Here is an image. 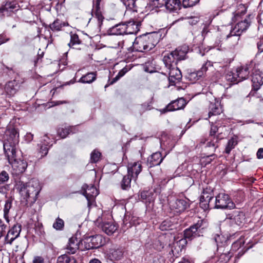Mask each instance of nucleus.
Masks as SVG:
<instances>
[{
    "label": "nucleus",
    "mask_w": 263,
    "mask_h": 263,
    "mask_svg": "<svg viewBox=\"0 0 263 263\" xmlns=\"http://www.w3.org/2000/svg\"><path fill=\"white\" fill-rule=\"evenodd\" d=\"M189 202L187 198L173 199L169 202L170 208L174 213H181L189 207Z\"/></svg>",
    "instance_id": "nucleus-8"
},
{
    "label": "nucleus",
    "mask_w": 263,
    "mask_h": 263,
    "mask_svg": "<svg viewBox=\"0 0 263 263\" xmlns=\"http://www.w3.org/2000/svg\"><path fill=\"white\" fill-rule=\"evenodd\" d=\"M154 34H149L148 35H143L136 37L133 43L134 48L138 51H148L155 47L158 43L157 39H155Z\"/></svg>",
    "instance_id": "nucleus-4"
},
{
    "label": "nucleus",
    "mask_w": 263,
    "mask_h": 263,
    "mask_svg": "<svg viewBox=\"0 0 263 263\" xmlns=\"http://www.w3.org/2000/svg\"><path fill=\"white\" fill-rule=\"evenodd\" d=\"M152 263H165V261L162 257L157 255L154 257Z\"/></svg>",
    "instance_id": "nucleus-60"
},
{
    "label": "nucleus",
    "mask_w": 263,
    "mask_h": 263,
    "mask_svg": "<svg viewBox=\"0 0 263 263\" xmlns=\"http://www.w3.org/2000/svg\"><path fill=\"white\" fill-rule=\"evenodd\" d=\"M163 61L167 68L173 67V63H175L176 64V59L174 55L173 54V52L170 53L165 55L163 58Z\"/></svg>",
    "instance_id": "nucleus-34"
},
{
    "label": "nucleus",
    "mask_w": 263,
    "mask_h": 263,
    "mask_svg": "<svg viewBox=\"0 0 263 263\" xmlns=\"http://www.w3.org/2000/svg\"><path fill=\"white\" fill-rule=\"evenodd\" d=\"M249 67L245 65L238 67L236 70V75L238 78V82L247 79L249 76Z\"/></svg>",
    "instance_id": "nucleus-24"
},
{
    "label": "nucleus",
    "mask_w": 263,
    "mask_h": 263,
    "mask_svg": "<svg viewBox=\"0 0 263 263\" xmlns=\"http://www.w3.org/2000/svg\"><path fill=\"white\" fill-rule=\"evenodd\" d=\"M97 74L96 72H88L85 75L83 76L79 82L82 83H91L96 80Z\"/></svg>",
    "instance_id": "nucleus-31"
},
{
    "label": "nucleus",
    "mask_w": 263,
    "mask_h": 263,
    "mask_svg": "<svg viewBox=\"0 0 263 263\" xmlns=\"http://www.w3.org/2000/svg\"><path fill=\"white\" fill-rule=\"evenodd\" d=\"M33 263H48L46 261H45L44 258L42 257L36 256L34 257L33 260Z\"/></svg>",
    "instance_id": "nucleus-61"
},
{
    "label": "nucleus",
    "mask_w": 263,
    "mask_h": 263,
    "mask_svg": "<svg viewBox=\"0 0 263 263\" xmlns=\"http://www.w3.org/2000/svg\"><path fill=\"white\" fill-rule=\"evenodd\" d=\"M219 124L218 123H216V124H212L211 125V131H210V135L211 136H214L217 132H218L219 127L218 125Z\"/></svg>",
    "instance_id": "nucleus-58"
},
{
    "label": "nucleus",
    "mask_w": 263,
    "mask_h": 263,
    "mask_svg": "<svg viewBox=\"0 0 263 263\" xmlns=\"http://www.w3.org/2000/svg\"><path fill=\"white\" fill-rule=\"evenodd\" d=\"M81 44V41L79 36L76 34H72L70 35V42L68 43V46L73 48H77V46Z\"/></svg>",
    "instance_id": "nucleus-41"
},
{
    "label": "nucleus",
    "mask_w": 263,
    "mask_h": 263,
    "mask_svg": "<svg viewBox=\"0 0 263 263\" xmlns=\"http://www.w3.org/2000/svg\"><path fill=\"white\" fill-rule=\"evenodd\" d=\"M214 208L221 209H233L235 204L232 201L228 195L220 193L216 196L214 200Z\"/></svg>",
    "instance_id": "nucleus-6"
},
{
    "label": "nucleus",
    "mask_w": 263,
    "mask_h": 263,
    "mask_svg": "<svg viewBox=\"0 0 263 263\" xmlns=\"http://www.w3.org/2000/svg\"><path fill=\"white\" fill-rule=\"evenodd\" d=\"M95 16L98 20L99 25L100 26L104 20V17L102 15L100 10L96 11Z\"/></svg>",
    "instance_id": "nucleus-56"
},
{
    "label": "nucleus",
    "mask_w": 263,
    "mask_h": 263,
    "mask_svg": "<svg viewBox=\"0 0 263 263\" xmlns=\"http://www.w3.org/2000/svg\"><path fill=\"white\" fill-rule=\"evenodd\" d=\"M200 0H183L182 5L184 8L191 7L199 2Z\"/></svg>",
    "instance_id": "nucleus-50"
},
{
    "label": "nucleus",
    "mask_w": 263,
    "mask_h": 263,
    "mask_svg": "<svg viewBox=\"0 0 263 263\" xmlns=\"http://www.w3.org/2000/svg\"><path fill=\"white\" fill-rule=\"evenodd\" d=\"M128 174L130 177L134 180H136L138 177V175L141 172L142 165L140 162H137L133 163L128 164Z\"/></svg>",
    "instance_id": "nucleus-15"
},
{
    "label": "nucleus",
    "mask_w": 263,
    "mask_h": 263,
    "mask_svg": "<svg viewBox=\"0 0 263 263\" xmlns=\"http://www.w3.org/2000/svg\"><path fill=\"white\" fill-rule=\"evenodd\" d=\"M250 21L249 18H245L243 21L238 22L231 30V34L237 33V35H241L249 27Z\"/></svg>",
    "instance_id": "nucleus-17"
},
{
    "label": "nucleus",
    "mask_w": 263,
    "mask_h": 263,
    "mask_svg": "<svg viewBox=\"0 0 263 263\" xmlns=\"http://www.w3.org/2000/svg\"><path fill=\"white\" fill-rule=\"evenodd\" d=\"M68 26H69L68 22H63L57 18L50 24L49 28L53 31H59L61 30L63 27Z\"/></svg>",
    "instance_id": "nucleus-30"
},
{
    "label": "nucleus",
    "mask_w": 263,
    "mask_h": 263,
    "mask_svg": "<svg viewBox=\"0 0 263 263\" xmlns=\"http://www.w3.org/2000/svg\"><path fill=\"white\" fill-rule=\"evenodd\" d=\"M240 35H237V33H235L234 34H231V31L229 34L227 35L226 40L230 48H233L238 44Z\"/></svg>",
    "instance_id": "nucleus-29"
},
{
    "label": "nucleus",
    "mask_w": 263,
    "mask_h": 263,
    "mask_svg": "<svg viewBox=\"0 0 263 263\" xmlns=\"http://www.w3.org/2000/svg\"><path fill=\"white\" fill-rule=\"evenodd\" d=\"M128 71V69L127 67H124L122 69H121L118 73V76L121 78L122 77L127 71Z\"/></svg>",
    "instance_id": "nucleus-63"
},
{
    "label": "nucleus",
    "mask_w": 263,
    "mask_h": 263,
    "mask_svg": "<svg viewBox=\"0 0 263 263\" xmlns=\"http://www.w3.org/2000/svg\"><path fill=\"white\" fill-rule=\"evenodd\" d=\"M213 199V197L210 194L207 192H203L200 197V206L204 209H206L212 206V202Z\"/></svg>",
    "instance_id": "nucleus-19"
},
{
    "label": "nucleus",
    "mask_w": 263,
    "mask_h": 263,
    "mask_svg": "<svg viewBox=\"0 0 263 263\" xmlns=\"http://www.w3.org/2000/svg\"><path fill=\"white\" fill-rule=\"evenodd\" d=\"M9 178V175L6 171H3L0 173V182L3 184L7 182Z\"/></svg>",
    "instance_id": "nucleus-52"
},
{
    "label": "nucleus",
    "mask_w": 263,
    "mask_h": 263,
    "mask_svg": "<svg viewBox=\"0 0 263 263\" xmlns=\"http://www.w3.org/2000/svg\"><path fill=\"white\" fill-rule=\"evenodd\" d=\"M101 227L108 235H112L118 229V226L112 222H105L101 225Z\"/></svg>",
    "instance_id": "nucleus-23"
},
{
    "label": "nucleus",
    "mask_w": 263,
    "mask_h": 263,
    "mask_svg": "<svg viewBox=\"0 0 263 263\" xmlns=\"http://www.w3.org/2000/svg\"><path fill=\"white\" fill-rule=\"evenodd\" d=\"M19 142V133L17 129L10 125L6 130L4 136V149L5 155L12 156L16 152V146Z\"/></svg>",
    "instance_id": "nucleus-3"
},
{
    "label": "nucleus",
    "mask_w": 263,
    "mask_h": 263,
    "mask_svg": "<svg viewBox=\"0 0 263 263\" xmlns=\"http://www.w3.org/2000/svg\"><path fill=\"white\" fill-rule=\"evenodd\" d=\"M180 1L179 0H167L163 6L170 12L176 11L180 9Z\"/></svg>",
    "instance_id": "nucleus-27"
},
{
    "label": "nucleus",
    "mask_w": 263,
    "mask_h": 263,
    "mask_svg": "<svg viewBox=\"0 0 263 263\" xmlns=\"http://www.w3.org/2000/svg\"><path fill=\"white\" fill-rule=\"evenodd\" d=\"M152 101H147L137 106L136 108V116H141L144 112L152 109Z\"/></svg>",
    "instance_id": "nucleus-26"
},
{
    "label": "nucleus",
    "mask_w": 263,
    "mask_h": 263,
    "mask_svg": "<svg viewBox=\"0 0 263 263\" xmlns=\"http://www.w3.org/2000/svg\"><path fill=\"white\" fill-rule=\"evenodd\" d=\"M48 146L42 145L40 146V153L41 154V157L46 155L48 151Z\"/></svg>",
    "instance_id": "nucleus-59"
},
{
    "label": "nucleus",
    "mask_w": 263,
    "mask_h": 263,
    "mask_svg": "<svg viewBox=\"0 0 263 263\" xmlns=\"http://www.w3.org/2000/svg\"><path fill=\"white\" fill-rule=\"evenodd\" d=\"M22 230L21 225L16 223L14 224L8 231L4 239V244H12V242L19 237Z\"/></svg>",
    "instance_id": "nucleus-10"
},
{
    "label": "nucleus",
    "mask_w": 263,
    "mask_h": 263,
    "mask_svg": "<svg viewBox=\"0 0 263 263\" xmlns=\"http://www.w3.org/2000/svg\"><path fill=\"white\" fill-rule=\"evenodd\" d=\"M18 189L23 202L27 206H31L36 201L41 190L40 182L36 179H32L26 183L21 182Z\"/></svg>",
    "instance_id": "nucleus-1"
},
{
    "label": "nucleus",
    "mask_w": 263,
    "mask_h": 263,
    "mask_svg": "<svg viewBox=\"0 0 263 263\" xmlns=\"http://www.w3.org/2000/svg\"><path fill=\"white\" fill-rule=\"evenodd\" d=\"M238 140L236 136L231 138L229 141L226 146L225 152L227 154H229L231 151L233 149L237 144Z\"/></svg>",
    "instance_id": "nucleus-39"
},
{
    "label": "nucleus",
    "mask_w": 263,
    "mask_h": 263,
    "mask_svg": "<svg viewBox=\"0 0 263 263\" xmlns=\"http://www.w3.org/2000/svg\"><path fill=\"white\" fill-rule=\"evenodd\" d=\"M214 239L218 247L224 245L227 241V238L221 234H216L214 236Z\"/></svg>",
    "instance_id": "nucleus-40"
},
{
    "label": "nucleus",
    "mask_w": 263,
    "mask_h": 263,
    "mask_svg": "<svg viewBox=\"0 0 263 263\" xmlns=\"http://www.w3.org/2000/svg\"><path fill=\"white\" fill-rule=\"evenodd\" d=\"M57 263H77V261L74 257L64 254L58 258Z\"/></svg>",
    "instance_id": "nucleus-36"
},
{
    "label": "nucleus",
    "mask_w": 263,
    "mask_h": 263,
    "mask_svg": "<svg viewBox=\"0 0 263 263\" xmlns=\"http://www.w3.org/2000/svg\"><path fill=\"white\" fill-rule=\"evenodd\" d=\"M199 78L200 77L198 73V71L191 72L189 75V78L190 79V80L193 81H195L198 80Z\"/></svg>",
    "instance_id": "nucleus-57"
},
{
    "label": "nucleus",
    "mask_w": 263,
    "mask_h": 263,
    "mask_svg": "<svg viewBox=\"0 0 263 263\" xmlns=\"http://www.w3.org/2000/svg\"><path fill=\"white\" fill-rule=\"evenodd\" d=\"M128 28L126 27L125 23L118 24L110 28L109 31L111 34L114 35H122L125 34L127 31L129 32V30H127Z\"/></svg>",
    "instance_id": "nucleus-22"
},
{
    "label": "nucleus",
    "mask_w": 263,
    "mask_h": 263,
    "mask_svg": "<svg viewBox=\"0 0 263 263\" xmlns=\"http://www.w3.org/2000/svg\"><path fill=\"white\" fill-rule=\"evenodd\" d=\"M139 24L140 23H136L134 21H129L126 23V27L128 28L127 30H129L130 32L127 31L125 34H136L139 31Z\"/></svg>",
    "instance_id": "nucleus-32"
},
{
    "label": "nucleus",
    "mask_w": 263,
    "mask_h": 263,
    "mask_svg": "<svg viewBox=\"0 0 263 263\" xmlns=\"http://www.w3.org/2000/svg\"><path fill=\"white\" fill-rule=\"evenodd\" d=\"M64 226V222L63 219L58 217L53 224V228L56 230H63Z\"/></svg>",
    "instance_id": "nucleus-48"
},
{
    "label": "nucleus",
    "mask_w": 263,
    "mask_h": 263,
    "mask_svg": "<svg viewBox=\"0 0 263 263\" xmlns=\"http://www.w3.org/2000/svg\"><path fill=\"white\" fill-rule=\"evenodd\" d=\"M186 104L185 100L183 98H179L172 101L164 109V112L172 111L183 108Z\"/></svg>",
    "instance_id": "nucleus-14"
},
{
    "label": "nucleus",
    "mask_w": 263,
    "mask_h": 263,
    "mask_svg": "<svg viewBox=\"0 0 263 263\" xmlns=\"http://www.w3.org/2000/svg\"><path fill=\"white\" fill-rule=\"evenodd\" d=\"M209 117L219 115L222 112V108L218 100L214 99L210 102L209 107Z\"/></svg>",
    "instance_id": "nucleus-20"
},
{
    "label": "nucleus",
    "mask_w": 263,
    "mask_h": 263,
    "mask_svg": "<svg viewBox=\"0 0 263 263\" xmlns=\"http://www.w3.org/2000/svg\"><path fill=\"white\" fill-rule=\"evenodd\" d=\"M245 220V214L239 211H234L231 214L227 215L224 222L229 223L231 226H241Z\"/></svg>",
    "instance_id": "nucleus-7"
},
{
    "label": "nucleus",
    "mask_w": 263,
    "mask_h": 263,
    "mask_svg": "<svg viewBox=\"0 0 263 263\" xmlns=\"http://www.w3.org/2000/svg\"><path fill=\"white\" fill-rule=\"evenodd\" d=\"M172 52L176 59V64H177L178 61L185 59L187 48L185 47H179Z\"/></svg>",
    "instance_id": "nucleus-25"
},
{
    "label": "nucleus",
    "mask_w": 263,
    "mask_h": 263,
    "mask_svg": "<svg viewBox=\"0 0 263 263\" xmlns=\"http://www.w3.org/2000/svg\"><path fill=\"white\" fill-rule=\"evenodd\" d=\"M165 237L163 236H159L157 239H156L153 243V247L158 250H161L166 245V243L164 242Z\"/></svg>",
    "instance_id": "nucleus-37"
},
{
    "label": "nucleus",
    "mask_w": 263,
    "mask_h": 263,
    "mask_svg": "<svg viewBox=\"0 0 263 263\" xmlns=\"http://www.w3.org/2000/svg\"><path fill=\"white\" fill-rule=\"evenodd\" d=\"M16 4L14 2L6 3V4L0 7V13L8 14L9 12L16 8Z\"/></svg>",
    "instance_id": "nucleus-35"
},
{
    "label": "nucleus",
    "mask_w": 263,
    "mask_h": 263,
    "mask_svg": "<svg viewBox=\"0 0 263 263\" xmlns=\"http://www.w3.org/2000/svg\"><path fill=\"white\" fill-rule=\"evenodd\" d=\"M212 63L210 61L206 62L201 67V68L198 70V73L199 75V77H202L203 76L206 72L210 69L213 68Z\"/></svg>",
    "instance_id": "nucleus-42"
},
{
    "label": "nucleus",
    "mask_w": 263,
    "mask_h": 263,
    "mask_svg": "<svg viewBox=\"0 0 263 263\" xmlns=\"http://www.w3.org/2000/svg\"><path fill=\"white\" fill-rule=\"evenodd\" d=\"M6 228L7 225L4 224L3 221L0 219V239L4 235Z\"/></svg>",
    "instance_id": "nucleus-55"
},
{
    "label": "nucleus",
    "mask_w": 263,
    "mask_h": 263,
    "mask_svg": "<svg viewBox=\"0 0 263 263\" xmlns=\"http://www.w3.org/2000/svg\"><path fill=\"white\" fill-rule=\"evenodd\" d=\"M9 163L11 165L13 174L18 175L23 173L27 167L26 161L17 159L16 158V152L13 153L12 156H9V155H6Z\"/></svg>",
    "instance_id": "nucleus-5"
},
{
    "label": "nucleus",
    "mask_w": 263,
    "mask_h": 263,
    "mask_svg": "<svg viewBox=\"0 0 263 263\" xmlns=\"http://www.w3.org/2000/svg\"><path fill=\"white\" fill-rule=\"evenodd\" d=\"M169 69L168 80L172 85H175L176 82H179L182 78L181 71L176 67H171Z\"/></svg>",
    "instance_id": "nucleus-16"
},
{
    "label": "nucleus",
    "mask_w": 263,
    "mask_h": 263,
    "mask_svg": "<svg viewBox=\"0 0 263 263\" xmlns=\"http://www.w3.org/2000/svg\"><path fill=\"white\" fill-rule=\"evenodd\" d=\"M173 226V223L169 219L164 220L160 225V229L161 231H166L172 230Z\"/></svg>",
    "instance_id": "nucleus-47"
},
{
    "label": "nucleus",
    "mask_w": 263,
    "mask_h": 263,
    "mask_svg": "<svg viewBox=\"0 0 263 263\" xmlns=\"http://www.w3.org/2000/svg\"><path fill=\"white\" fill-rule=\"evenodd\" d=\"M20 86L18 83L15 80L8 82L5 85V90L6 94L9 96H13L17 90Z\"/></svg>",
    "instance_id": "nucleus-21"
},
{
    "label": "nucleus",
    "mask_w": 263,
    "mask_h": 263,
    "mask_svg": "<svg viewBox=\"0 0 263 263\" xmlns=\"http://www.w3.org/2000/svg\"><path fill=\"white\" fill-rule=\"evenodd\" d=\"M257 48L260 52H263V39L257 42Z\"/></svg>",
    "instance_id": "nucleus-64"
},
{
    "label": "nucleus",
    "mask_w": 263,
    "mask_h": 263,
    "mask_svg": "<svg viewBox=\"0 0 263 263\" xmlns=\"http://www.w3.org/2000/svg\"><path fill=\"white\" fill-rule=\"evenodd\" d=\"M218 138L214 137L213 139H211L210 141L207 143L206 145L204 147V151L207 154H213L216 148L218 147Z\"/></svg>",
    "instance_id": "nucleus-28"
},
{
    "label": "nucleus",
    "mask_w": 263,
    "mask_h": 263,
    "mask_svg": "<svg viewBox=\"0 0 263 263\" xmlns=\"http://www.w3.org/2000/svg\"><path fill=\"white\" fill-rule=\"evenodd\" d=\"M52 140L47 136V135H45L42 141L43 145L48 146L49 147L52 145Z\"/></svg>",
    "instance_id": "nucleus-54"
},
{
    "label": "nucleus",
    "mask_w": 263,
    "mask_h": 263,
    "mask_svg": "<svg viewBox=\"0 0 263 263\" xmlns=\"http://www.w3.org/2000/svg\"><path fill=\"white\" fill-rule=\"evenodd\" d=\"M164 158L162 156L160 152L153 153L147 158V165L148 167H152L160 165Z\"/></svg>",
    "instance_id": "nucleus-18"
},
{
    "label": "nucleus",
    "mask_w": 263,
    "mask_h": 263,
    "mask_svg": "<svg viewBox=\"0 0 263 263\" xmlns=\"http://www.w3.org/2000/svg\"><path fill=\"white\" fill-rule=\"evenodd\" d=\"M33 138V135L30 133H27L25 136V140L27 142H31Z\"/></svg>",
    "instance_id": "nucleus-62"
},
{
    "label": "nucleus",
    "mask_w": 263,
    "mask_h": 263,
    "mask_svg": "<svg viewBox=\"0 0 263 263\" xmlns=\"http://www.w3.org/2000/svg\"><path fill=\"white\" fill-rule=\"evenodd\" d=\"M75 128L74 127H68L67 128H62L58 130V134L62 138H65L70 133H72V129Z\"/></svg>",
    "instance_id": "nucleus-45"
},
{
    "label": "nucleus",
    "mask_w": 263,
    "mask_h": 263,
    "mask_svg": "<svg viewBox=\"0 0 263 263\" xmlns=\"http://www.w3.org/2000/svg\"><path fill=\"white\" fill-rule=\"evenodd\" d=\"M35 230L36 233L37 234H38L39 235H42L44 233L43 226H42V223H40L39 222L35 224Z\"/></svg>",
    "instance_id": "nucleus-53"
},
{
    "label": "nucleus",
    "mask_w": 263,
    "mask_h": 263,
    "mask_svg": "<svg viewBox=\"0 0 263 263\" xmlns=\"http://www.w3.org/2000/svg\"><path fill=\"white\" fill-rule=\"evenodd\" d=\"M226 79L227 80L231 82H238V78L237 77H236V73H234L232 72H230L226 75Z\"/></svg>",
    "instance_id": "nucleus-51"
},
{
    "label": "nucleus",
    "mask_w": 263,
    "mask_h": 263,
    "mask_svg": "<svg viewBox=\"0 0 263 263\" xmlns=\"http://www.w3.org/2000/svg\"><path fill=\"white\" fill-rule=\"evenodd\" d=\"M132 178L127 175L123 177L120 182L121 187L122 190L127 191L130 188Z\"/></svg>",
    "instance_id": "nucleus-38"
},
{
    "label": "nucleus",
    "mask_w": 263,
    "mask_h": 263,
    "mask_svg": "<svg viewBox=\"0 0 263 263\" xmlns=\"http://www.w3.org/2000/svg\"><path fill=\"white\" fill-rule=\"evenodd\" d=\"M123 4L126 6L127 9L133 11H137L136 3L135 0H121Z\"/></svg>",
    "instance_id": "nucleus-46"
},
{
    "label": "nucleus",
    "mask_w": 263,
    "mask_h": 263,
    "mask_svg": "<svg viewBox=\"0 0 263 263\" xmlns=\"http://www.w3.org/2000/svg\"><path fill=\"white\" fill-rule=\"evenodd\" d=\"M101 154L96 151L94 150L90 155V161L91 162L96 163L100 160Z\"/></svg>",
    "instance_id": "nucleus-49"
},
{
    "label": "nucleus",
    "mask_w": 263,
    "mask_h": 263,
    "mask_svg": "<svg viewBox=\"0 0 263 263\" xmlns=\"http://www.w3.org/2000/svg\"><path fill=\"white\" fill-rule=\"evenodd\" d=\"M12 207V202L9 200L5 202L4 208V217L7 223L9 222V210Z\"/></svg>",
    "instance_id": "nucleus-43"
},
{
    "label": "nucleus",
    "mask_w": 263,
    "mask_h": 263,
    "mask_svg": "<svg viewBox=\"0 0 263 263\" xmlns=\"http://www.w3.org/2000/svg\"><path fill=\"white\" fill-rule=\"evenodd\" d=\"M83 244V240H78L77 237H72L69 239L67 246V252L69 254H74L78 249L83 250V248H81L80 246Z\"/></svg>",
    "instance_id": "nucleus-12"
},
{
    "label": "nucleus",
    "mask_w": 263,
    "mask_h": 263,
    "mask_svg": "<svg viewBox=\"0 0 263 263\" xmlns=\"http://www.w3.org/2000/svg\"><path fill=\"white\" fill-rule=\"evenodd\" d=\"M202 220H198L196 224L190 227V228L186 229L184 230V238H182L178 241H176L173 243L170 254H171L174 256L177 257L179 254V253L181 252L183 247L186 244V239L191 240L195 237L200 236V233L203 229L202 227Z\"/></svg>",
    "instance_id": "nucleus-2"
},
{
    "label": "nucleus",
    "mask_w": 263,
    "mask_h": 263,
    "mask_svg": "<svg viewBox=\"0 0 263 263\" xmlns=\"http://www.w3.org/2000/svg\"><path fill=\"white\" fill-rule=\"evenodd\" d=\"M123 256V252L121 249H113L110 250L109 253V257L111 260H120Z\"/></svg>",
    "instance_id": "nucleus-33"
},
{
    "label": "nucleus",
    "mask_w": 263,
    "mask_h": 263,
    "mask_svg": "<svg viewBox=\"0 0 263 263\" xmlns=\"http://www.w3.org/2000/svg\"><path fill=\"white\" fill-rule=\"evenodd\" d=\"M141 198L143 200H145V202L151 203L154 200L153 195L152 192L144 191L141 193Z\"/></svg>",
    "instance_id": "nucleus-44"
},
{
    "label": "nucleus",
    "mask_w": 263,
    "mask_h": 263,
    "mask_svg": "<svg viewBox=\"0 0 263 263\" xmlns=\"http://www.w3.org/2000/svg\"><path fill=\"white\" fill-rule=\"evenodd\" d=\"M252 88L254 90H258L263 84V73L258 70H255L252 76Z\"/></svg>",
    "instance_id": "nucleus-13"
},
{
    "label": "nucleus",
    "mask_w": 263,
    "mask_h": 263,
    "mask_svg": "<svg viewBox=\"0 0 263 263\" xmlns=\"http://www.w3.org/2000/svg\"><path fill=\"white\" fill-rule=\"evenodd\" d=\"M84 249L90 250L98 248L103 245V238L101 235H96L85 238L83 240Z\"/></svg>",
    "instance_id": "nucleus-9"
},
{
    "label": "nucleus",
    "mask_w": 263,
    "mask_h": 263,
    "mask_svg": "<svg viewBox=\"0 0 263 263\" xmlns=\"http://www.w3.org/2000/svg\"><path fill=\"white\" fill-rule=\"evenodd\" d=\"M83 195L85 196L88 202V206H90L94 198L98 195L97 189L93 186L85 184L82 187Z\"/></svg>",
    "instance_id": "nucleus-11"
}]
</instances>
